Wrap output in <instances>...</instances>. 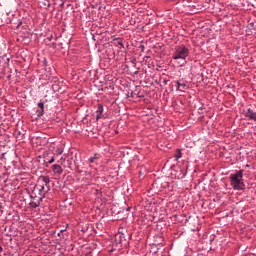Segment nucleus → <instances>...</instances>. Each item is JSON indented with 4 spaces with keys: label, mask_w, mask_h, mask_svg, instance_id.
<instances>
[{
    "label": "nucleus",
    "mask_w": 256,
    "mask_h": 256,
    "mask_svg": "<svg viewBox=\"0 0 256 256\" xmlns=\"http://www.w3.org/2000/svg\"><path fill=\"white\" fill-rule=\"evenodd\" d=\"M230 185L234 191H245V182L243 181V170L230 175Z\"/></svg>",
    "instance_id": "f257e3e1"
},
{
    "label": "nucleus",
    "mask_w": 256,
    "mask_h": 256,
    "mask_svg": "<svg viewBox=\"0 0 256 256\" xmlns=\"http://www.w3.org/2000/svg\"><path fill=\"white\" fill-rule=\"evenodd\" d=\"M191 53V50L189 49V47L185 46V45H178L175 47L174 52L172 54V58L174 60H181V61H185V59H187L188 55Z\"/></svg>",
    "instance_id": "f03ea898"
},
{
    "label": "nucleus",
    "mask_w": 256,
    "mask_h": 256,
    "mask_svg": "<svg viewBox=\"0 0 256 256\" xmlns=\"http://www.w3.org/2000/svg\"><path fill=\"white\" fill-rule=\"evenodd\" d=\"M129 239H131V234L127 230H119L114 236L116 245H129Z\"/></svg>",
    "instance_id": "7ed1b4c3"
},
{
    "label": "nucleus",
    "mask_w": 256,
    "mask_h": 256,
    "mask_svg": "<svg viewBox=\"0 0 256 256\" xmlns=\"http://www.w3.org/2000/svg\"><path fill=\"white\" fill-rule=\"evenodd\" d=\"M154 189H158V191H163V189H167L169 187V181H167L166 177L157 178L152 184Z\"/></svg>",
    "instance_id": "20e7f679"
},
{
    "label": "nucleus",
    "mask_w": 256,
    "mask_h": 256,
    "mask_svg": "<svg viewBox=\"0 0 256 256\" xmlns=\"http://www.w3.org/2000/svg\"><path fill=\"white\" fill-rule=\"evenodd\" d=\"M30 199L31 201L29 202V206L32 209H37V207H39V205H41V202L43 201V196H38L37 193L32 191L30 193Z\"/></svg>",
    "instance_id": "39448f33"
},
{
    "label": "nucleus",
    "mask_w": 256,
    "mask_h": 256,
    "mask_svg": "<svg viewBox=\"0 0 256 256\" xmlns=\"http://www.w3.org/2000/svg\"><path fill=\"white\" fill-rule=\"evenodd\" d=\"M242 115L247 118L248 121L256 122V112L251 108H244Z\"/></svg>",
    "instance_id": "423d86ee"
},
{
    "label": "nucleus",
    "mask_w": 256,
    "mask_h": 256,
    "mask_svg": "<svg viewBox=\"0 0 256 256\" xmlns=\"http://www.w3.org/2000/svg\"><path fill=\"white\" fill-rule=\"evenodd\" d=\"M43 191H45V185H38L32 190L38 197L42 196V199H45V193H43Z\"/></svg>",
    "instance_id": "0eeeda50"
},
{
    "label": "nucleus",
    "mask_w": 256,
    "mask_h": 256,
    "mask_svg": "<svg viewBox=\"0 0 256 256\" xmlns=\"http://www.w3.org/2000/svg\"><path fill=\"white\" fill-rule=\"evenodd\" d=\"M175 179H185V170L177 168L173 173Z\"/></svg>",
    "instance_id": "6e6552de"
},
{
    "label": "nucleus",
    "mask_w": 256,
    "mask_h": 256,
    "mask_svg": "<svg viewBox=\"0 0 256 256\" xmlns=\"http://www.w3.org/2000/svg\"><path fill=\"white\" fill-rule=\"evenodd\" d=\"M52 91H54V93L61 91V81H59L57 78L53 80Z\"/></svg>",
    "instance_id": "1a4fd4ad"
},
{
    "label": "nucleus",
    "mask_w": 256,
    "mask_h": 256,
    "mask_svg": "<svg viewBox=\"0 0 256 256\" xmlns=\"http://www.w3.org/2000/svg\"><path fill=\"white\" fill-rule=\"evenodd\" d=\"M38 107H39V110L36 111V115L37 117L41 118L45 113V104L43 102H39Z\"/></svg>",
    "instance_id": "9d476101"
},
{
    "label": "nucleus",
    "mask_w": 256,
    "mask_h": 256,
    "mask_svg": "<svg viewBox=\"0 0 256 256\" xmlns=\"http://www.w3.org/2000/svg\"><path fill=\"white\" fill-rule=\"evenodd\" d=\"M52 171L54 175H61L63 173V168L61 167V165L54 164L52 165Z\"/></svg>",
    "instance_id": "9b49d317"
},
{
    "label": "nucleus",
    "mask_w": 256,
    "mask_h": 256,
    "mask_svg": "<svg viewBox=\"0 0 256 256\" xmlns=\"http://www.w3.org/2000/svg\"><path fill=\"white\" fill-rule=\"evenodd\" d=\"M176 85H177V91H185V89H187V84L185 83H181V81L177 80L176 81Z\"/></svg>",
    "instance_id": "f8f14e48"
},
{
    "label": "nucleus",
    "mask_w": 256,
    "mask_h": 256,
    "mask_svg": "<svg viewBox=\"0 0 256 256\" xmlns=\"http://www.w3.org/2000/svg\"><path fill=\"white\" fill-rule=\"evenodd\" d=\"M40 181H43L45 185V187H49V183H51V179L49 178V176H40Z\"/></svg>",
    "instance_id": "ddd939ff"
},
{
    "label": "nucleus",
    "mask_w": 256,
    "mask_h": 256,
    "mask_svg": "<svg viewBox=\"0 0 256 256\" xmlns=\"http://www.w3.org/2000/svg\"><path fill=\"white\" fill-rule=\"evenodd\" d=\"M63 151H65V149H63V147L58 146L56 147V150L54 151L53 155L55 157H59V155H63Z\"/></svg>",
    "instance_id": "4468645a"
},
{
    "label": "nucleus",
    "mask_w": 256,
    "mask_h": 256,
    "mask_svg": "<svg viewBox=\"0 0 256 256\" xmlns=\"http://www.w3.org/2000/svg\"><path fill=\"white\" fill-rule=\"evenodd\" d=\"M96 113H97L96 119H101V115H103V105L98 106Z\"/></svg>",
    "instance_id": "2eb2a0df"
},
{
    "label": "nucleus",
    "mask_w": 256,
    "mask_h": 256,
    "mask_svg": "<svg viewBox=\"0 0 256 256\" xmlns=\"http://www.w3.org/2000/svg\"><path fill=\"white\" fill-rule=\"evenodd\" d=\"M181 157H183V154L181 153V149H177L174 154L175 161H179V159H181Z\"/></svg>",
    "instance_id": "dca6fc26"
},
{
    "label": "nucleus",
    "mask_w": 256,
    "mask_h": 256,
    "mask_svg": "<svg viewBox=\"0 0 256 256\" xmlns=\"http://www.w3.org/2000/svg\"><path fill=\"white\" fill-rule=\"evenodd\" d=\"M99 161V154H94L89 158V163H97Z\"/></svg>",
    "instance_id": "f3484780"
},
{
    "label": "nucleus",
    "mask_w": 256,
    "mask_h": 256,
    "mask_svg": "<svg viewBox=\"0 0 256 256\" xmlns=\"http://www.w3.org/2000/svg\"><path fill=\"white\" fill-rule=\"evenodd\" d=\"M45 161L46 163H49L51 165L52 163H55V156L53 155L52 157L49 158V155H47L45 157Z\"/></svg>",
    "instance_id": "a211bd4d"
},
{
    "label": "nucleus",
    "mask_w": 256,
    "mask_h": 256,
    "mask_svg": "<svg viewBox=\"0 0 256 256\" xmlns=\"http://www.w3.org/2000/svg\"><path fill=\"white\" fill-rule=\"evenodd\" d=\"M25 133H27L25 130L21 131H16L17 134V139H23L25 137Z\"/></svg>",
    "instance_id": "6ab92c4d"
},
{
    "label": "nucleus",
    "mask_w": 256,
    "mask_h": 256,
    "mask_svg": "<svg viewBox=\"0 0 256 256\" xmlns=\"http://www.w3.org/2000/svg\"><path fill=\"white\" fill-rule=\"evenodd\" d=\"M115 41H117V45L120 46V49H123L125 46L123 45V41L119 38H116Z\"/></svg>",
    "instance_id": "aec40b11"
},
{
    "label": "nucleus",
    "mask_w": 256,
    "mask_h": 256,
    "mask_svg": "<svg viewBox=\"0 0 256 256\" xmlns=\"http://www.w3.org/2000/svg\"><path fill=\"white\" fill-rule=\"evenodd\" d=\"M71 165H73V160H67V167H68V169H73V168H71Z\"/></svg>",
    "instance_id": "412c9836"
},
{
    "label": "nucleus",
    "mask_w": 256,
    "mask_h": 256,
    "mask_svg": "<svg viewBox=\"0 0 256 256\" xmlns=\"http://www.w3.org/2000/svg\"><path fill=\"white\" fill-rule=\"evenodd\" d=\"M139 177L140 178L145 177V170L144 171H142V170L139 171Z\"/></svg>",
    "instance_id": "4be33fe9"
},
{
    "label": "nucleus",
    "mask_w": 256,
    "mask_h": 256,
    "mask_svg": "<svg viewBox=\"0 0 256 256\" xmlns=\"http://www.w3.org/2000/svg\"><path fill=\"white\" fill-rule=\"evenodd\" d=\"M58 163H61L63 165V163H65V158L61 157L59 160H58Z\"/></svg>",
    "instance_id": "5701e85b"
},
{
    "label": "nucleus",
    "mask_w": 256,
    "mask_h": 256,
    "mask_svg": "<svg viewBox=\"0 0 256 256\" xmlns=\"http://www.w3.org/2000/svg\"><path fill=\"white\" fill-rule=\"evenodd\" d=\"M47 39H48L49 41H53V35L48 36Z\"/></svg>",
    "instance_id": "b1692460"
},
{
    "label": "nucleus",
    "mask_w": 256,
    "mask_h": 256,
    "mask_svg": "<svg viewBox=\"0 0 256 256\" xmlns=\"http://www.w3.org/2000/svg\"><path fill=\"white\" fill-rule=\"evenodd\" d=\"M140 49H142V51H144L145 50V46L140 45Z\"/></svg>",
    "instance_id": "393cba45"
},
{
    "label": "nucleus",
    "mask_w": 256,
    "mask_h": 256,
    "mask_svg": "<svg viewBox=\"0 0 256 256\" xmlns=\"http://www.w3.org/2000/svg\"><path fill=\"white\" fill-rule=\"evenodd\" d=\"M1 251H3V247L0 246V253H1Z\"/></svg>",
    "instance_id": "a878e982"
},
{
    "label": "nucleus",
    "mask_w": 256,
    "mask_h": 256,
    "mask_svg": "<svg viewBox=\"0 0 256 256\" xmlns=\"http://www.w3.org/2000/svg\"><path fill=\"white\" fill-rule=\"evenodd\" d=\"M196 11H201V8H197Z\"/></svg>",
    "instance_id": "bb28decb"
},
{
    "label": "nucleus",
    "mask_w": 256,
    "mask_h": 256,
    "mask_svg": "<svg viewBox=\"0 0 256 256\" xmlns=\"http://www.w3.org/2000/svg\"><path fill=\"white\" fill-rule=\"evenodd\" d=\"M44 64L47 65V60H44Z\"/></svg>",
    "instance_id": "cd10ccee"
}]
</instances>
